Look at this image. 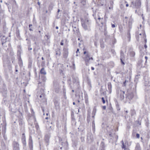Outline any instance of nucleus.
Masks as SVG:
<instances>
[{
    "mask_svg": "<svg viewBox=\"0 0 150 150\" xmlns=\"http://www.w3.org/2000/svg\"><path fill=\"white\" fill-rule=\"evenodd\" d=\"M36 128H37L38 127V125L37 124H36Z\"/></svg>",
    "mask_w": 150,
    "mask_h": 150,
    "instance_id": "nucleus-62",
    "label": "nucleus"
},
{
    "mask_svg": "<svg viewBox=\"0 0 150 150\" xmlns=\"http://www.w3.org/2000/svg\"><path fill=\"white\" fill-rule=\"evenodd\" d=\"M30 148L31 150H32L33 148V145H29Z\"/></svg>",
    "mask_w": 150,
    "mask_h": 150,
    "instance_id": "nucleus-36",
    "label": "nucleus"
},
{
    "mask_svg": "<svg viewBox=\"0 0 150 150\" xmlns=\"http://www.w3.org/2000/svg\"><path fill=\"white\" fill-rule=\"evenodd\" d=\"M100 45V47L102 48H104L105 46H104V44L103 43H101Z\"/></svg>",
    "mask_w": 150,
    "mask_h": 150,
    "instance_id": "nucleus-32",
    "label": "nucleus"
},
{
    "mask_svg": "<svg viewBox=\"0 0 150 150\" xmlns=\"http://www.w3.org/2000/svg\"><path fill=\"white\" fill-rule=\"evenodd\" d=\"M102 100L103 103L104 104L105 103V101L103 97H102Z\"/></svg>",
    "mask_w": 150,
    "mask_h": 150,
    "instance_id": "nucleus-38",
    "label": "nucleus"
},
{
    "mask_svg": "<svg viewBox=\"0 0 150 150\" xmlns=\"http://www.w3.org/2000/svg\"><path fill=\"white\" fill-rule=\"evenodd\" d=\"M18 64L20 66H22L23 65V62L20 56L18 59Z\"/></svg>",
    "mask_w": 150,
    "mask_h": 150,
    "instance_id": "nucleus-18",
    "label": "nucleus"
},
{
    "mask_svg": "<svg viewBox=\"0 0 150 150\" xmlns=\"http://www.w3.org/2000/svg\"><path fill=\"white\" fill-rule=\"evenodd\" d=\"M87 52H86V51H84V52H83V54H86V53L87 54Z\"/></svg>",
    "mask_w": 150,
    "mask_h": 150,
    "instance_id": "nucleus-59",
    "label": "nucleus"
},
{
    "mask_svg": "<svg viewBox=\"0 0 150 150\" xmlns=\"http://www.w3.org/2000/svg\"><path fill=\"white\" fill-rule=\"evenodd\" d=\"M136 113L135 111L134 110H132L131 111V116L134 115Z\"/></svg>",
    "mask_w": 150,
    "mask_h": 150,
    "instance_id": "nucleus-29",
    "label": "nucleus"
},
{
    "mask_svg": "<svg viewBox=\"0 0 150 150\" xmlns=\"http://www.w3.org/2000/svg\"><path fill=\"white\" fill-rule=\"evenodd\" d=\"M67 81L68 83L70 85L71 82V79H69Z\"/></svg>",
    "mask_w": 150,
    "mask_h": 150,
    "instance_id": "nucleus-33",
    "label": "nucleus"
},
{
    "mask_svg": "<svg viewBox=\"0 0 150 150\" xmlns=\"http://www.w3.org/2000/svg\"><path fill=\"white\" fill-rule=\"evenodd\" d=\"M91 69L92 70H94V68L93 67H91Z\"/></svg>",
    "mask_w": 150,
    "mask_h": 150,
    "instance_id": "nucleus-54",
    "label": "nucleus"
},
{
    "mask_svg": "<svg viewBox=\"0 0 150 150\" xmlns=\"http://www.w3.org/2000/svg\"><path fill=\"white\" fill-rule=\"evenodd\" d=\"M103 18H101L100 17H99L98 18V20H101V21H100V23H101L102 24V20H103Z\"/></svg>",
    "mask_w": 150,
    "mask_h": 150,
    "instance_id": "nucleus-35",
    "label": "nucleus"
},
{
    "mask_svg": "<svg viewBox=\"0 0 150 150\" xmlns=\"http://www.w3.org/2000/svg\"><path fill=\"white\" fill-rule=\"evenodd\" d=\"M81 24L83 28L85 30L89 31L91 30V21L88 18L81 21Z\"/></svg>",
    "mask_w": 150,
    "mask_h": 150,
    "instance_id": "nucleus-1",
    "label": "nucleus"
},
{
    "mask_svg": "<svg viewBox=\"0 0 150 150\" xmlns=\"http://www.w3.org/2000/svg\"><path fill=\"white\" fill-rule=\"evenodd\" d=\"M134 96L133 93H128L126 94L125 98L127 100H130L133 98Z\"/></svg>",
    "mask_w": 150,
    "mask_h": 150,
    "instance_id": "nucleus-8",
    "label": "nucleus"
},
{
    "mask_svg": "<svg viewBox=\"0 0 150 150\" xmlns=\"http://www.w3.org/2000/svg\"><path fill=\"white\" fill-rule=\"evenodd\" d=\"M132 3L134 6L138 7L141 5V1L139 0H136L135 2L134 1H132Z\"/></svg>",
    "mask_w": 150,
    "mask_h": 150,
    "instance_id": "nucleus-13",
    "label": "nucleus"
},
{
    "mask_svg": "<svg viewBox=\"0 0 150 150\" xmlns=\"http://www.w3.org/2000/svg\"><path fill=\"white\" fill-rule=\"evenodd\" d=\"M68 45H65L63 49V56L64 58H66L68 55V49L67 47Z\"/></svg>",
    "mask_w": 150,
    "mask_h": 150,
    "instance_id": "nucleus-6",
    "label": "nucleus"
},
{
    "mask_svg": "<svg viewBox=\"0 0 150 150\" xmlns=\"http://www.w3.org/2000/svg\"><path fill=\"white\" fill-rule=\"evenodd\" d=\"M41 59L42 60H44V58H43V57H42L41 58Z\"/></svg>",
    "mask_w": 150,
    "mask_h": 150,
    "instance_id": "nucleus-63",
    "label": "nucleus"
},
{
    "mask_svg": "<svg viewBox=\"0 0 150 150\" xmlns=\"http://www.w3.org/2000/svg\"><path fill=\"white\" fill-rule=\"evenodd\" d=\"M74 115H72V114L71 115V118H72V120H74Z\"/></svg>",
    "mask_w": 150,
    "mask_h": 150,
    "instance_id": "nucleus-49",
    "label": "nucleus"
},
{
    "mask_svg": "<svg viewBox=\"0 0 150 150\" xmlns=\"http://www.w3.org/2000/svg\"><path fill=\"white\" fill-rule=\"evenodd\" d=\"M87 140L89 143L93 141V136L91 132H89L88 134Z\"/></svg>",
    "mask_w": 150,
    "mask_h": 150,
    "instance_id": "nucleus-7",
    "label": "nucleus"
},
{
    "mask_svg": "<svg viewBox=\"0 0 150 150\" xmlns=\"http://www.w3.org/2000/svg\"><path fill=\"white\" fill-rule=\"evenodd\" d=\"M30 46L29 45L28 46V50H32V48L31 47H30Z\"/></svg>",
    "mask_w": 150,
    "mask_h": 150,
    "instance_id": "nucleus-42",
    "label": "nucleus"
},
{
    "mask_svg": "<svg viewBox=\"0 0 150 150\" xmlns=\"http://www.w3.org/2000/svg\"><path fill=\"white\" fill-rule=\"evenodd\" d=\"M90 112H89L88 114V115L87 116L88 118V116H89V117H90Z\"/></svg>",
    "mask_w": 150,
    "mask_h": 150,
    "instance_id": "nucleus-56",
    "label": "nucleus"
},
{
    "mask_svg": "<svg viewBox=\"0 0 150 150\" xmlns=\"http://www.w3.org/2000/svg\"><path fill=\"white\" fill-rule=\"evenodd\" d=\"M144 47L145 48H146L147 47V46L146 44H145L144 45Z\"/></svg>",
    "mask_w": 150,
    "mask_h": 150,
    "instance_id": "nucleus-55",
    "label": "nucleus"
},
{
    "mask_svg": "<svg viewBox=\"0 0 150 150\" xmlns=\"http://www.w3.org/2000/svg\"><path fill=\"white\" fill-rule=\"evenodd\" d=\"M45 37H46L47 38V40H48L49 38H50V37L48 35H45Z\"/></svg>",
    "mask_w": 150,
    "mask_h": 150,
    "instance_id": "nucleus-44",
    "label": "nucleus"
},
{
    "mask_svg": "<svg viewBox=\"0 0 150 150\" xmlns=\"http://www.w3.org/2000/svg\"><path fill=\"white\" fill-rule=\"evenodd\" d=\"M103 110H105L106 109V107L105 106H103Z\"/></svg>",
    "mask_w": 150,
    "mask_h": 150,
    "instance_id": "nucleus-48",
    "label": "nucleus"
},
{
    "mask_svg": "<svg viewBox=\"0 0 150 150\" xmlns=\"http://www.w3.org/2000/svg\"><path fill=\"white\" fill-rule=\"evenodd\" d=\"M76 56H78L79 55L78 54V53H76Z\"/></svg>",
    "mask_w": 150,
    "mask_h": 150,
    "instance_id": "nucleus-64",
    "label": "nucleus"
},
{
    "mask_svg": "<svg viewBox=\"0 0 150 150\" xmlns=\"http://www.w3.org/2000/svg\"><path fill=\"white\" fill-rule=\"evenodd\" d=\"M92 128L93 132L94 133L95 132V126L94 120H93L92 122Z\"/></svg>",
    "mask_w": 150,
    "mask_h": 150,
    "instance_id": "nucleus-16",
    "label": "nucleus"
},
{
    "mask_svg": "<svg viewBox=\"0 0 150 150\" xmlns=\"http://www.w3.org/2000/svg\"><path fill=\"white\" fill-rule=\"evenodd\" d=\"M29 145H33V140L31 136H30L29 138Z\"/></svg>",
    "mask_w": 150,
    "mask_h": 150,
    "instance_id": "nucleus-21",
    "label": "nucleus"
},
{
    "mask_svg": "<svg viewBox=\"0 0 150 150\" xmlns=\"http://www.w3.org/2000/svg\"><path fill=\"white\" fill-rule=\"evenodd\" d=\"M94 45L96 46V47H97V43L96 42H94Z\"/></svg>",
    "mask_w": 150,
    "mask_h": 150,
    "instance_id": "nucleus-46",
    "label": "nucleus"
},
{
    "mask_svg": "<svg viewBox=\"0 0 150 150\" xmlns=\"http://www.w3.org/2000/svg\"><path fill=\"white\" fill-rule=\"evenodd\" d=\"M40 73L41 74H43V75H45L46 74V72L44 68H42L41 69L40 71Z\"/></svg>",
    "mask_w": 150,
    "mask_h": 150,
    "instance_id": "nucleus-17",
    "label": "nucleus"
},
{
    "mask_svg": "<svg viewBox=\"0 0 150 150\" xmlns=\"http://www.w3.org/2000/svg\"><path fill=\"white\" fill-rule=\"evenodd\" d=\"M125 92L122 91V90H120L118 91L117 92V95L118 97L120 98V100H122L124 99L125 97Z\"/></svg>",
    "mask_w": 150,
    "mask_h": 150,
    "instance_id": "nucleus-5",
    "label": "nucleus"
},
{
    "mask_svg": "<svg viewBox=\"0 0 150 150\" xmlns=\"http://www.w3.org/2000/svg\"><path fill=\"white\" fill-rule=\"evenodd\" d=\"M21 141L24 147L26 145V141L25 136L24 133H23L22 134L21 137Z\"/></svg>",
    "mask_w": 150,
    "mask_h": 150,
    "instance_id": "nucleus-11",
    "label": "nucleus"
},
{
    "mask_svg": "<svg viewBox=\"0 0 150 150\" xmlns=\"http://www.w3.org/2000/svg\"><path fill=\"white\" fill-rule=\"evenodd\" d=\"M7 89L5 83H3L2 86H0V93H1L4 97L3 100L5 101L7 97Z\"/></svg>",
    "mask_w": 150,
    "mask_h": 150,
    "instance_id": "nucleus-2",
    "label": "nucleus"
},
{
    "mask_svg": "<svg viewBox=\"0 0 150 150\" xmlns=\"http://www.w3.org/2000/svg\"><path fill=\"white\" fill-rule=\"evenodd\" d=\"M54 105L56 107H58L59 105V103L58 101L57 100H54Z\"/></svg>",
    "mask_w": 150,
    "mask_h": 150,
    "instance_id": "nucleus-24",
    "label": "nucleus"
},
{
    "mask_svg": "<svg viewBox=\"0 0 150 150\" xmlns=\"http://www.w3.org/2000/svg\"><path fill=\"white\" fill-rule=\"evenodd\" d=\"M96 110L95 108H94L93 109L92 114V115H95L96 112Z\"/></svg>",
    "mask_w": 150,
    "mask_h": 150,
    "instance_id": "nucleus-28",
    "label": "nucleus"
},
{
    "mask_svg": "<svg viewBox=\"0 0 150 150\" xmlns=\"http://www.w3.org/2000/svg\"><path fill=\"white\" fill-rule=\"evenodd\" d=\"M139 134L137 133L136 134V137L137 138H139Z\"/></svg>",
    "mask_w": 150,
    "mask_h": 150,
    "instance_id": "nucleus-39",
    "label": "nucleus"
},
{
    "mask_svg": "<svg viewBox=\"0 0 150 150\" xmlns=\"http://www.w3.org/2000/svg\"><path fill=\"white\" fill-rule=\"evenodd\" d=\"M120 59L121 62L122 64L123 65H124L125 64V63L123 62V60L124 59Z\"/></svg>",
    "mask_w": 150,
    "mask_h": 150,
    "instance_id": "nucleus-31",
    "label": "nucleus"
},
{
    "mask_svg": "<svg viewBox=\"0 0 150 150\" xmlns=\"http://www.w3.org/2000/svg\"><path fill=\"white\" fill-rule=\"evenodd\" d=\"M135 150H141V148L140 144L139 143L136 144V146L135 147Z\"/></svg>",
    "mask_w": 150,
    "mask_h": 150,
    "instance_id": "nucleus-20",
    "label": "nucleus"
},
{
    "mask_svg": "<svg viewBox=\"0 0 150 150\" xmlns=\"http://www.w3.org/2000/svg\"><path fill=\"white\" fill-rule=\"evenodd\" d=\"M121 142L122 144V149H124L125 150L126 149V146L124 144V142L122 140L121 141Z\"/></svg>",
    "mask_w": 150,
    "mask_h": 150,
    "instance_id": "nucleus-23",
    "label": "nucleus"
},
{
    "mask_svg": "<svg viewBox=\"0 0 150 150\" xmlns=\"http://www.w3.org/2000/svg\"><path fill=\"white\" fill-rule=\"evenodd\" d=\"M61 54V52L59 50H58L56 51V54L59 56Z\"/></svg>",
    "mask_w": 150,
    "mask_h": 150,
    "instance_id": "nucleus-26",
    "label": "nucleus"
},
{
    "mask_svg": "<svg viewBox=\"0 0 150 150\" xmlns=\"http://www.w3.org/2000/svg\"><path fill=\"white\" fill-rule=\"evenodd\" d=\"M126 82H128V81L127 80H125V81L123 83V85L124 86H125L126 85Z\"/></svg>",
    "mask_w": 150,
    "mask_h": 150,
    "instance_id": "nucleus-40",
    "label": "nucleus"
},
{
    "mask_svg": "<svg viewBox=\"0 0 150 150\" xmlns=\"http://www.w3.org/2000/svg\"><path fill=\"white\" fill-rule=\"evenodd\" d=\"M32 26V24H30L29 25V27L30 28Z\"/></svg>",
    "mask_w": 150,
    "mask_h": 150,
    "instance_id": "nucleus-57",
    "label": "nucleus"
},
{
    "mask_svg": "<svg viewBox=\"0 0 150 150\" xmlns=\"http://www.w3.org/2000/svg\"><path fill=\"white\" fill-rule=\"evenodd\" d=\"M82 3L84 5L85 2V1H82Z\"/></svg>",
    "mask_w": 150,
    "mask_h": 150,
    "instance_id": "nucleus-60",
    "label": "nucleus"
},
{
    "mask_svg": "<svg viewBox=\"0 0 150 150\" xmlns=\"http://www.w3.org/2000/svg\"><path fill=\"white\" fill-rule=\"evenodd\" d=\"M42 97L43 98H44V94H42V95H40V98H41Z\"/></svg>",
    "mask_w": 150,
    "mask_h": 150,
    "instance_id": "nucleus-45",
    "label": "nucleus"
},
{
    "mask_svg": "<svg viewBox=\"0 0 150 150\" xmlns=\"http://www.w3.org/2000/svg\"><path fill=\"white\" fill-rule=\"evenodd\" d=\"M87 66L88 65L89 61L91 60H93L92 57H90V54L87 52L85 56L83 58Z\"/></svg>",
    "mask_w": 150,
    "mask_h": 150,
    "instance_id": "nucleus-4",
    "label": "nucleus"
},
{
    "mask_svg": "<svg viewBox=\"0 0 150 150\" xmlns=\"http://www.w3.org/2000/svg\"><path fill=\"white\" fill-rule=\"evenodd\" d=\"M130 55L132 57H134L135 55V53L134 51H131L130 53Z\"/></svg>",
    "mask_w": 150,
    "mask_h": 150,
    "instance_id": "nucleus-25",
    "label": "nucleus"
},
{
    "mask_svg": "<svg viewBox=\"0 0 150 150\" xmlns=\"http://www.w3.org/2000/svg\"><path fill=\"white\" fill-rule=\"evenodd\" d=\"M79 53V49H77V51H76V53Z\"/></svg>",
    "mask_w": 150,
    "mask_h": 150,
    "instance_id": "nucleus-51",
    "label": "nucleus"
},
{
    "mask_svg": "<svg viewBox=\"0 0 150 150\" xmlns=\"http://www.w3.org/2000/svg\"><path fill=\"white\" fill-rule=\"evenodd\" d=\"M108 89L109 92H110V93L111 92L112 88L111 83L110 82H108Z\"/></svg>",
    "mask_w": 150,
    "mask_h": 150,
    "instance_id": "nucleus-15",
    "label": "nucleus"
},
{
    "mask_svg": "<svg viewBox=\"0 0 150 150\" xmlns=\"http://www.w3.org/2000/svg\"><path fill=\"white\" fill-rule=\"evenodd\" d=\"M60 45H64V43L63 42V40H62L60 42Z\"/></svg>",
    "mask_w": 150,
    "mask_h": 150,
    "instance_id": "nucleus-43",
    "label": "nucleus"
},
{
    "mask_svg": "<svg viewBox=\"0 0 150 150\" xmlns=\"http://www.w3.org/2000/svg\"><path fill=\"white\" fill-rule=\"evenodd\" d=\"M13 150H19V144L17 142L13 141L12 143Z\"/></svg>",
    "mask_w": 150,
    "mask_h": 150,
    "instance_id": "nucleus-9",
    "label": "nucleus"
},
{
    "mask_svg": "<svg viewBox=\"0 0 150 150\" xmlns=\"http://www.w3.org/2000/svg\"><path fill=\"white\" fill-rule=\"evenodd\" d=\"M120 59H125V56L124 53L122 50H121L120 52Z\"/></svg>",
    "mask_w": 150,
    "mask_h": 150,
    "instance_id": "nucleus-22",
    "label": "nucleus"
},
{
    "mask_svg": "<svg viewBox=\"0 0 150 150\" xmlns=\"http://www.w3.org/2000/svg\"><path fill=\"white\" fill-rule=\"evenodd\" d=\"M100 147L105 148V143L103 142H101Z\"/></svg>",
    "mask_w": 150,
    "mask_h": 150,
    "instance_id": "nucleus-27",
    "label": "nucleus"
},
{
    "mask_svg": "<svg viewBox=\"0 0 150 150\" xmlns=\"http://www.w3.org/2000/svg\"><path fill=\"white\" fill-rule=\"evenodd\" d=\"M72 81L74 84L77 86V88H79V81L78 78L77 77H73Z\"/></svg>",
    "mask_w": 150,
    "mask_h": 150,
    "instance_id": "nucleus-10",
    "label": "nucleus"
},
{
    "mask_svg": "<svg viewBox=\"0 0 150 150\" xmlns=\"http://www.w3.org/2000/svg\"><path fill=\"white\" fill-rule=\"evenodd\" d=\"M81 141L82 142H83V141L84 140V137H81Z\"/></svg>",
    "mask_w": 150,
    "mask_h": 150,
    "instance_id": "nucleus-47",
    "label": "nucleus"
},
{
    "mask_svg": "<svg viewBox=\"0 0 150 150\" xmlns=\"http://www.w3.org/2000/svg\"><path fill=\"white\" fill-rule=\"evenodd\" d=\"M111 52L113 54H116L115 50H111Z\"/></svg>",
    "mask_w": 150,
    "mask_h": 150,
    "instance_id": "nucleus-37",
    "label": "nucleus"
},
{
    "mask_svg": "<svg viewBox=\"0 0 150 150\" xmlns=\"http://www.w3.org/2000/svg\"><path fill=\"white\" fill-rule=\"evenodd\" d=\"M126 7H128L129 6V5L128 4H126Z\"/></svg>",
    "mask_w": 150,
    "mask_h": 150,
    "instance_id": "nucleus-61",
    "label": "nucleus"
},
{
    "mask_svg": "<svg viewBox=\"0 0 150 150\" xmlns=\"http://www.w3.org/2000/svg\"><path fill=\"white\" fill-rule=\"evenodd\" d=\"M145 59H146V62H146V61H147V59H148V57H146V56H145Z\"/></svg>",
    "mask_w": 150,
    "mask_h": 150,
    "instance_id": "nucleus-53",
    "label": "nucleus"
},
{
    "mask_svg": "<svg viewBox=\"0 0 150 150\" xmlns=\"http://www.w3.org/2000/svg\"><path fill=\"white\" fill-rule=\"evenodd\" d=\"M15 69H18V66L17 65L16 66Z\"/></svg>",
    "mask_w": 150,
    "mask_h": 150,
    "instance_id": "nucleus-58",
    "label": "nucleus"
},
{
    "mask_svg": "<svg viewBox=\"0 0 150 150\" xmlns=\"http://www.w3.org/2000/svg\"><path fill=\"white\" fill-rule=\"evenodd\" d=\"M50 136V133H47L45 134V136L44 139L46 143L48 144L49 142V139ZM47 144V145H48Z\"/></svg>",
    "mask_w": 150,
    "mask_h": 150,
    "instance_id": "nucleus-12",
    "label": "nucleus"
},
{
    "mask_svg": "<svg viewBox=\"0 0 150 150\" xmlns=\"http://www.w3.org/2000/svg\"><path fill=\"white\" fill-rule=\"evenodd\" d=\"M112 28H115V24H112Z\"/></svg>",
    "mask_w": 150,
    "mask_h": 150,
    "instance_id": "nucleus-52",
    "label": "nucleus"
},
{
    "mask_svg": "<svg viewBox=\"0 0 150 150\" xmlns=\"http://www.w3.org/2000/svg\"><path fill=\"white\" fill-rule=\"evenodd\" d=\"M21 50L20 49H19L18 51V55H20L21 54Z\"/></svg>",
    "mask_w": 150,
    "mask_h": 150,
    "instance_id": "nucleus-34",
    "label": "nucleus"
},
{
    "mask_svg": "<svg viewBox=\"0 0 150 150\" xmlns=\"http://www.w3.org/2000/svg\"><path fill=\"white\" fill-rule=\"evenodd\" d=\"M72 27L73 28V30L74 33L78 34L79 31V28L78 27H74V26H72Z\"/></svg>",
    "mask_w": 150,
    "mask_h": 150,
    "instance_id": "nucleus-14",
    "label": "nucleus"
},
{
    "mask_svg": "<svg viewBox=\"0 0 150 150\" xmlns=\"http://www.w3.org/2000/svg\"><path fill=\"white\" fill-rule=\"evenodd\" d=\"M109 136L110 142H117L118 138L117 135H116L115 133L112 134L111 133L109 134Z\"/></svg>",
    "mask_w": 150,
    "mask_h": 150,
    "instance_id": "nucleus-3",
    "label": "nucleus"
},
{
    "mask_svg": "<svg viewBox=\"0 0 150 150\" xmlns=\"http://www.w3.org/2000/svg\"><path fill=\"white\" fill-rule=\"evenodd\" d=\"M116 42V40L115 39L114 40L113 42V44H115Z\"/></svg>",
    "mask_w": 150,
    "mask_h": 150,
    "instance_id": "nucleus-50",
    "label": "nucleus"
},
{
    "mask_svg": "<svg viewBox=\"0 0 150 150\" xmlns=\"http://www.w3.org/2000/svg\"><path fill=\"white\" fill-rule=\"evenodd\" d=\"M41 79H42L43 81H45L46 79V77L44 76H42Z\"/></svg>",
    "mask_w": 150,
    "mask_h": 150,
    "instance_id": "nucleus-30",
    "label": "nucleus"
},
{
    "mask_svg": "<svg viewBox=\"0 0 150 150\" xmlns=\"http://www.w3.org/2000/svg\"><path fill=\"white\" fill-rule=\"evenodd\" d=\"M99 150H105V149L103 147H100Z\"/></svg>",
    "mask_w": 150,
    "mask_h": 150,
    "instance_id": "nucleus-41",
    "label": "nucleus"
},
{
    "mask_svg": "<svg viewBox=\"0 0 150 150\" xmlns=\"http://www.w3.org/2000/svg\"><path fill=\"white\" fill-rule=\"evenodd\" d=\"M127 38L128 39V41H130V30H128L127 33Z\"/></svg>",
    "mask_w": 150,
    "mask_h": 150,
    "instance_id": "nucleus-19",
    "label": "nucleus"
}]
</instances>
